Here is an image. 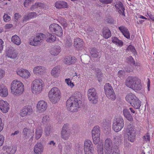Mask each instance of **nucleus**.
<instances>
[{
	"label": "nucleus",
	"instance_id": "nucleus-21",
	"mask_svg": "<svg viewBox=\"0 0 154 154\" xmlns=\"http://www.w3.org/2000/svg\"><path fill=\"white\" fill-rule=\"evenodd\" d=\"M77 59L74 56L72 57L71 56H67L64 58V62L68 65L73 64L76 61Z\"/></svg>",
	"mask_w": 154,
	"mask_h": 154
},
{
	"label": "nucleus",
	"instance_id": "nucleus-9",
	"mask_svg": "<svg viewBox=\"0 0 154 154\" xmlns=\"http://www.w3.org/2000/svg\"><path fill=\"white\" fill-rule=\"evenodd\" d=\"M46 35L42 33H38L36 37L29 41V44L33 46H37L39 44V43L42 42L46 38Z\"/></svg>",
	"mask_w": 154,
	"mask_h": 154
},
{
	"label": "nucleus",
	"instance_id": "nucleus-47",
	"mask_svg": "<svg viewBox=\"0 0 154 154\" xmlns=\"http://www.w3.org/2000/svg\"><path fill=\"white\" fill-rule=\"evenodd\" d=\"M65 82L71 88H72L75 86L74 83L72 82L70 79L69 78L65 79Z\"/></svg>",
	"mask_w": 154,
	"mask_h": 154
},
{
	"label": "nucleus",
	"instance_id": "nucleus-50",
	"mask_svg": "<svg viewBox=\"0 0 154 154\" xmlns=\"http://www.w3.org/2000/svg\"><path fill=\"white\" fill-rule=\"evenodd\" d=\"M143 140L144 141H150V136L149 133H147L146 134L143 136Z\"/></svg>",
	"mask_w": 154,
	"mask_h": 154
},
{
	"label": "nucleus",
	"instance_id": "nucleus-19",
	"mask_svg": "<svg viewBox=\"0 0 154 154\" xmlns=\"http://www.w3.org/2000/svg\"><path fill=\"white\" fill-rule=\"evenodd\" d=\"M33 133L34 131H32L30 129L25 128L23 130V136L25 139H28L30 137L32 138L33 136Z\"/></svg>",
	"mask_w": 154,
	"mask_h": 154
},
{
	"label": "nucleus",
	"instance_id": "nucleus-25",
	"mask_svg": "<svg viewBox=\"0 0 154 154\" xmlns=\"http://www.w3.org/2000/svg\"><path fill=\"white\" fill-rule=\"evenodd\" d=\"M123 115L124 117L129 121L132 122L133 121L132 116L127 108H124L123 110Z\"/></svg>",
	"mask_w": 154,
	"mask_h": 154
},
{
	"label": "nucleus",
	"instance_id": "nucleus-30",
	"mask_svg": "<svg viewBox=\"0 0 154 154\" xmlns=\"http://www.w3.org/2000/svg\"><path fill=\"white\" fill-rule=\"evenodd\" d=\"M60 71L59 67L58 66H56L52 69L51 74L53 76L56 78L59 76Z\"/></svg>",
	"mask_w": 154,
	"mask_h": 154
},
{
	"label": "nucleus",
	"instance_id": "nucleus-40",
	"mask_svg": "<svg viewBox=\"0 0 154 154\" xmlns=\"http://www.w3.org/2000/svg\"><path fill=\"white\" fill-rule=\"evenodd\" d=\"M112 42L118 46L122 47L123 45V42L122 40H119L117 37H115L112 38Z\"/></svg>",
	"mask_w": 154,
	"mask_h": 154
},
{
	"label": "nucleus",
	"instance_id": "nucleus-54",
	"mask_svg": "<svg viewBox=\"0 0 154 154\" xmlns=\"http://www.w3.org/2000/svg\"><path fill=\"white\" fill-rule=\"evenodd\" d=\"M4 20L5 22H8L11 20V17L6 14H5L3 16Z\"/></svg>",
	"mask_w": 154,
	"mask_h": 154
},
{
	"label": "nucleus",
	"instance_id": "nucleus-49",
	"mask_svg": "<svg viewBox=\"0 0 154 154\" xmlns=\"http://www.w3.org/2000/svg\"><path fill=\"white\" fill-rule=\"evenodd\" d=\"M26 109L24 107L21 110L20 112V115L22 117H24L27 115V114L26 111Z\"/></svg>",
	"mask_w": 154,
	"mask_h": 154
},
{
	"label": "nucleus",
	"instance_id": "nucleus-64",
	"mask_svg": "<svg viewBox=\"0 0 154 154\" xmlns=\"http://www.w3.org/2000/svg\"><path fill=\"white\" fill-rule=\"evenodd\" d=\"M148 15V16L149 17V18L152 20L153 18L154 17L153 15L151 14V12L150 11L147 12L146 13Z\"/></svg>",
	"mask_w": 154,
	"mask_h": 154
},
{
	"label": "nucleus",
	"instance_id": "nucleus-17",
	"mask_svg": "<svg viewBox=\"0 0 154 154\" xmlns=\"http://www.w3.org/2000/svg\"><path fill=\"white\" fill-rule=\"evenodd\" d=\"M137 78L136 76L128 77L125 81V85L127 86L131 89Z\"/></svg>",
	"mask_w": 154,
	"mask_h": 154
},
{
	"label": "nucleus",
	"instance_id": "nucleus-42",
	"mask_svg": "<svg viewBox=\"0 0 154 154\" xmlns=\"http://www.w3.org/2000/svg\"><path fill=\"white\" fill-rule=\"evenodd\" d=\"M11 41L14 44L18 45H20L21 42L20 38L17 35H14L12 37Z\"/></svg>",
	"mask_w": 154,
	"mask_h": 154
},
{
	"label": "nucleus",
	"instance_id": "nucleus-29",
	"mask_svg": "<svg viewBox=\"0 0 154 154\" xmlns=\"http://www.w3.org/2000/svg\"><path fill=\"white\" fill-rule=\"evenodd\" d=\"M60 51V47L59 46H55L51 48L50 53L52 55L56 56L58 55Z\"/></svg>",
	"mask_w": 154,
	"mask_h": 154
},
{
	"label": "nucleus",
	"instance_id": "nucleus-34",
	"mask_svg": "<svg viewBox=\"0 0 154 154\" xmlns=\"http://www.w3.org/2000/svg\"><path fill=\"white\" fill-rule=\"evenodd\" d=\"M91 148H94L92 142L90 140L88 139L85 140L84 144V150H86V151L87 149Z\"/></svg>",
	"mask_w": 154,
	"mask_h": 154
},
{
	"label": "nucleus",
	"instance_id": "nucleus-53",
	"mask_svg": "<svg viewBox=\"0 0 154 154\" xmlns=\"http://www.w3.org/2000/svg\"><path fill=\"white\" fill-rule=\"evenodd\" d=\"M33 0H25L24 2V5L25 7H26L33 3Z\"/></svg>",
	"mask_w": 154,
	"mask_h": 154
},
{
	"label": "nucleus",
	"instance_id": "nucleus-45",
	"mask_svg": "<svg viewBox=\"0 0 154 154\" xmlns=\"http://www.w3.org/2000/svg\"><path fill=\"white\" fill-rule=\"evenodd\" d=\"M98 154H103V145H98L97 146Z\"/></svg>",
	"mask_w": 154,
	"mask_h": 154
},
{
	"label": "nucleus",
	"instance_id": "nucleus-39",
	"mask_svg": "<svg viewBox=\"0 0 154 154\" xmlns=\"http://www.w3.org/2000/svg\"><path fill=\"white\" fill-rule=\"evenodd\" d=\"M45 5L42 3H36L34 5H32L30 9L31 10L33 11L34 10H36L37 8H39L41 9L44 8Z\"/></svg>",
	"mask_w": 154,
	"mask_h": 154
},
{
	"label": "nucleus",
	"instance_id": "nucleus-46",
	"mask_svg": "<svg viewBox=\"0 0 154 154\" xmlns=\"http://www.w3.org/2000/svg\"><path fill=\"white\" fill-rule=\"evenodd\" d=\"M94 143L98 144L100 142V136H92Z\"/></svg>",
	"mask_w": 154,
	"mask_h": 154
},
{
	"label": "nucleus",
	"instance_id": "nucleus-36",
	"mask_svg": "<svg viewBox=\"0 0 154 154\" xmlns=\"http://www.w3.org/2000/svg\"><path fill=\"white\" fill-rule=\"evenodd\" d=\"M46 41L48 42H53L56 40V37L50 33H48L47 34Z\"/></svg>",
	"mask_w": 154,
	"mask_h": 154
},
{
	"label": "nucleus",
	"instance_id": "nucleus-1",
	"mask_svg": "<svg viewBox=\"0 0 154 154\" xmlns=\"http://www.w3.org/2000/svg\"><path fill=\"white\" fill-rule=\"evenodd\" d=\"M45 84L43 80L39 79H35L32 82L31 89L32 93L34 94L38 95L43 90Z\"/></svg>",
	"mask_w": 154,
	"mask_h": 154
},
{
	"label": "nucleus",
	"instance_id": "nucleus-28",
	"mask_svg": "<svg viewBox=\"0 0 154 154\" xmlns=\"http://www.w3.org/2000/svg\"><path fill=\"white\" fill-rule=\"evenodd\" d=\"M8 95V91L7 87L3 85H0V96L6 97Z\"/></svg>",
	"mask_w": 154,
	"mask_h": 154
},
{
	"label": "nucleus",
	"instance_id": "nucleus-20",
	"mask_svg": "<svg viewBox=\"0 0 154 154\" xmlns=\"http://www.w3.org/2000/svg\"><path fill=\"white\" fill-rule=\"evenodd\" d=\"M35 154H42L43 151V146L41 143H37L34 148Z\"/></svg>",
	"mask_w": 154,
	"mask_h": 154
},
{
	"label": "nucleus",
	"instance_id": "nucleus-16",
	"mask_svg": "<svg viewBox=\"0 0 154 154\" xmlns=\"http://www.w3.org/2000/svg\"><path fill=\"white\" fill-rule=\"evenodd\" d=\"M9 107V104L6 101L2 100H0V109L3 112L5 113L8 112Z\"/></svg>",
	"mask_w": 154,
	"mask_h": 154
},
{
	"label": "nucleus",
	"instance_id": "nucleus-23",
	"mask_svg": "<svg viewBox=\"0 0 154 154\" xmlns=\"http://www.w3.org/2000/svg\"><path fill=\"white\" fill-rule=\"evenodd\" d=\"M33 72L35 74L37 75H41L45 72V68L42 66H37L33 69Z\"/></svg>",
	"mask_w": 154,
	"mask_h": 154
},
{
	"label": "nucleus",
	"instance_id": "nucleus-8",
	"mask_svg": "<svg viewBox=\"0 0 154 154\" xmlns=\"http://www.w3.org/2000/svg\"><path fill=\"white\" fill-rule=\"evenodd\" d=\"M87 95L89 100L92 103L96 104L97 103L98 96L96 91L94 88H91L88 90Z\"/></svg>",
	"mask_w": 154,
	"mask_h": 154
},
{
	"label": "nucleus",
	"instance_id": "nucleus-44",
	"mask_svg": "<svg viewBox=\"0 0 154 154\" xmlns=\"http://www.w3.org/2000/svg\"><path fill=\"white\" fill-rule=\"evenodd\" d=\"M27 115H30L33 112V109L31 106H24Z\"/></svg>",
	"mask_w": 154,
	"mask_h": 154
},
{
	"label": "nucleus",
	"instance_id": "nucleus-62",
	"mask_svg": "<svg viewBox=\"0 0 154 154\" xmlns=\"http://www.w3.org/2000/svg\"><path fill=\"white\" fill-rule=\"evenodd\" d=\"M13 27V25L11 24H8L5 25V29H8L11 28Z\"/></svg>",
	"mask_w": 154,
	"mask_h": 154
},
{
	"label": "nucleus",
	"instance_id": "nucleus-59",
	"mask_svg": "<svg viewBox=\"0 0 154 154\" xmlns=\"http://www.w3.org/2000/svg\"><path fill=\"white\" fill-rule=\"evenodd\" d=\"M21 17V16L18 13H16L14 14V19L15 21L17 20L19 18Z\"/></svg>",
	"mask_w": 154,
	"mask_h": 154
},
{
	"label": "nucleus",
	"instance_id": "nucleus-43",
	"mask_svg": "<svg viewBox=\"0 0 154 154\" xmlns=\"http://www.w3.org/2000/svg\"><path fill=\"white\" fill-rule=\"evenodd\" d=\"M51 121V118L49 116L47 115L44 116L42 118V122L44 124H48Z\"/></svg>",
	"mask_w": 154,
	"mask_h": 154
},
{
	"label": "nucleus",
	"instance_id": "nucleus-48",
	"mask_svg": "<svg viewBox=\"0 0 154 154\" xmlns=\"http://www.w3.org/2000/svg\"><path fill=\"white\" fill-rule=\"evenodd\" d=\"M127 49L128 51H131L134 54L136 53V50L134 47L133 46L131 45H130L128 46Z\"/></svg>",
	"mask_w": 154,
	"mask_h": 154
},
{
	"label": "nucleus",
	"instance_id": "nucleus-60",
	"mask_svg": "<svg viewBox=\"0 0 154 154\" xmlns=\"http://www.w3.org/2000/svg\"><path fill=\"white\" fill-rule=\"evenodd\" d=\"M5 74V71L2 69H0V79L2 78L4 76Z\"/></svg>",
	"mask_w": 154,
	"mask_h": 154
},
{
	"label": "nucleus",
	"instance_id": "nucleus-22",
	"mask_svg": "<svg viewBox=\"0 0 154 154\" xmlns=\"http://www.w3.org/2000/svg\"><path fill=\"white\" fill-rule=\"evenodd\" d=\"M115 6L118 12L122 15L125 16V9L123 7L122 3L120 2H118L115 5Z\"/></svg>",
	"mask_w": 154,
	"mask_h": 154
},
{
	"label": "nucleus",
	"instance_id": "nucleus-37",
	"mask_svg": "<svg viewBox=\"0 0 154 154\" xmlns=\"http://www.w3.org/2000/svg\"><path fill=\"white\" fill-rule=\"evenodd\" d=\"M131 106L135 109H138L140 108L141 105V102L137 97L135 100L131 104Z\"/></svg>",
	"mask_w": 154,
	"mask_h": 154
},
{
	"label": "nucleus",
	"instance_id": "nucleus-35",
	"mask_svg": "<svg viewBox=\"0 0 154 154\" xmlns=\"http://www.w3.org/2000/svg\"><path fill=\"white\" fill-rule=\"evenodd\" d=\"M100 128L99 126H95L92 131V136H100Z\"/></svg>",
	"mask_w": 154,
	"mask_h": 154
},
{
	"label": "nucleus",
	"instance_id": "nucleus-3",
	"mask_svg": "<svg viewBox=\"0 0 154 154\" xmlns=\"http://www.w3.org/2000/svg\"><path fill=\"white\" fill-rule=\"evenodd\" d=\"M24 89V86L23 83L17 80H13L11 84V92L15 95H21L23 92Z\"/></svg>",
	"mask_w": 154,
	"mask_h": 154
},
{
	"label": "nucleus",
	"instance_id": "nucleus-63",
	"mask_svg": "<svg viewBox=\"0 0 154 154\" xmlns=\"http://www.w3.org/2000/svg\"><path fill=\"white\" fill-rule=\"evenodd\" d=\"M127 60L128 61H129L131 63H133L134 61L133 58L132 56H130L128 57L127 58Z\"/></svg>",
	"mask_w": 154,
	"mask_h": 154
},
{
	"label": "nucleus",
	"instance_id": "nucleus-38",
	"mask_svg": "<svg viewBox=\"0 0 154 154\" xmlns=\"http://www.w3.org/2000/svg\"><path fill=\"white\" fill-rule=\"evenodd\" d=\"M103 35L104 37L106 39L111 36V32L108 28L105 27L103 29Z\"/></svg>",
	"mask_w": 154,
	"mask_h": 154
},
{
	"label": "nucleus",
	"instance_id": "nucleus-61",
	"mask_svg": "<svg viewBox=\"0 0 154 154\" xmlns=\"http://www.w3.org/2000/svg\"><path fill=\"white\" fill-rule=\"evenodd\" d=\"M124 73H125V72L124 71L122 70H120L118 72L117 74H118V76L119 77H120L123 75Z\"/></svg>",
	"mask_w": 154,
	"mask_h": 154
},
{
	"label": "nucleus",
	"instance_id": "nucleus-27",
	"mask_svg": "<svg viewBox=\"0 0 154 154\" xmlns=\"http://www.w3.org/2000/svg\"><path fill=\"white\" fill-rule=\"evenodd\" d=\"M84 42L82 40L79 38H77L75 39L74 45L76 48L79 49L83 46Z\"/></svg>",
	"mask_w": 154,
	"mask_h": 154
},
{
	"label": "nucleus",
	"instance_id": "nucleus-52",
	"mask_svg": "<svg viewBox=\"0 0 154 154\" xmlns=\"http://www.w3.org/2000/svg\"><path fill=\"white\" fill-rule=\"evenodd\" d=\"M51 129L50 126H48L47 127L45 128V132L46 136H48L50 134Z\"/></svg>",
	"mask_w": 154,
	"mask_h": 154
},
{
	"label": "nucleus",
	"instance_id": "nucleus-2",
	"mask_svg": "<svg viewBox=\"0 0 154 154\" xmlns=\"http://www.w3.org/2000/svg\"><path fill=\"white\" fill-rule=\"evenodd\" d=\"M81 101L74 96L71 97L66 102V106L68 110L72 112L77 111L80 107Z\"/></svg>",
	"mask_w": 154,
	"mask_h": 154
},
{
	"label": "nucleus",
	"instance_id": "nucleus-15",
	"mask_svg": "<svg viewBox=\"0 0 154 154\" xmlns=\"http://www.w3.org/2000/svg\"><path fill=\"white\" fill-rule=\"evenodd\" d=\"M128 139L131 142H133L135 140L136 132L132 128H129L127 131Z\"/></svg>",
	"mask_w": 154,
	"mask_h": 154
},
{
	"label": "nucleus",
	"instance_id": "nucleus-7",
	"mask_svg": "<svg viewBox=\"0 0 154 154\" xmlns=\"http://www.w3.org/2000/svg\"><path fill=\"white\" fill-rule=\"evenodd\" d=\"M105 94L109 99L113 100L116 99V95L113 90L109 83L106 84L104 86Z\"/></svg>",
	"mask_w": 154,
	"mask_h": 154
},
{
	"label": "nucleus",
	"instance_id": "nucleus-51",
	"mask_svg": "<svg viewBox=\"0 0 154 154\" xmlns=\"http://www.w3.org/2000/svg\"><path fill=\"white\" fill-rule=\"evenodd\" d=\"M87 149L86 151V150H84L85 154H93V152L94 151V148H91Z\"/></svg>",
	"mask_w": 154,
	"mask_h": 154
},
{
	"label": "nucleus",
	"instance_id": "nucleus-33",
	"mask_svg": "<svg viewBox=\"0 0 154 154\" xmlns=\"http://www.w3.org/2000/svg\"><path fill=\"white\" fill-rule=\"evenodd\" d=\"M6 152L9 154H14L17 150V147L15 146H6L5 148Z\"/></svg>",
	"mask_w": 154,
	"mask_h": 154
},
{
	"label": "nucleus",
	"instance_id": "nucleus-10",
	"mask_svg": "<svg viewBox=\"0 0 154 154\" xmlns=\"http://www.w3.org/2000/svg\"><path fill=\"white\" fill-rule=\"evenodd\" d=\"M104 152L105 154H111L114 149L112 140L109 138L106 139L104 142Z\"/></svg>",
	"mask_w": 154,
	"mask_h": 154
},
{
	"label": "nucleus",
	"instance_id": "nucleus-41",
	"mask_svg": "<svg viewBox=\"0 0 154 154\" xmlns=\"http://www.w3.org/2000/svg\"><path fill=\"white\" fill-rule=\"evenodd\" d=\"M37 14L35 12H31L29 13L27 16H24L23 17V22L29 19L35 17Z\"/></svg>",
	"mask_w": 154,
	"mask_h": 154
},
{
	"label": "nucleus",
	"instance_id": "nucleus-55",
	"mask_svg": "<svg viewBox=\"0 0 154 154\" xmlns=\"http://www.w3.org/2000/svg\"><path fill=\"white\" fill-rule=\"evenodd\" d=\"M111 154H120L119 148L116 147V148L112 150V152Z\"/></svg>",
	"mask_w": 154,
	"mask_h": 154
},
{
	"label": "nucleus",
	"instance_id": "nucleus-24",
	"mask_svg": "<svg viewBox=\"0 0 154 154\" xmlns=\"http://www.w3.org/2000/svg\"><path fill=\"white\" fill-rule=\"evenodd\" d=\"M118 28L125 37L128 39L130 38V33L126 27L122 26L119 27Z\"/></svg>",
	"mask_w": 154,
	"mask_h": 154
},
{
	"label": "nucleus",
	"instance_id": "nucleus-14",
	"mask_svg": "<svg viewBox=\"0 0 154 154\" xmlns=\"http://www.w3.org/2000/svg\"><path fill=\"white\" fill-rule=\"evenodd\" d=\"M6 56L8 58L14 59L17 57V53L13 48H11L6 50Z\"/></svg>",
	"mask_w": 154,
	"mask_h": 154
},
{
	"label": "nucleus",
	"instance_id": "nucleus-11",
	"mask_svg": "<svg viewBox=\"0 0 154 154\" xmlns=\"http://www.w3.org/2000/svg\"><path fill=\"white\" fill-rule=\"evenodd\" d=\"M48 107L47 103L43 100L38 101L36 105L37 111L40 113H43L47 109Z\"/></svg>",
	"mask_w": 154,
	"mask_h": 154
},
{
	"label": "nucleus",
	"instance_id": "nucleus-6",
	"mask_svg": "<svg viewBox=\"0 0 154 154\" xmlns=\"http://www.w3.org/2000/svg\"><path fill=\"white\" fill-rule=\"evenodd\" d=\"M49 30L51 33L59 37H61L63 35V31L61 27L58 24L53 23L49 26Z\"/></svg>",
	"mask_w": 154,
	"mask_h": 154
},
{
	"label": "nucleus",
	"instance_id": "nucleus-26",
	"mask_svg": "<svg viewBox=\"0 0 154 154\" xmlns=\"http://www.w3.org/2000/svg\"><path fill=\"white\" fill-rule=\"evenodd\" d=\"M55 7L57 8H68L67 3L63 1H58L55 3Z\"/></svg>",
	"mask_w": 154,
	"mask_h": 154
},
{
	"label": "nucleus",
	"instance_id": "nucleus-4",
	"mask_svg": "<svg viewBox=\"0 0 154 154\" xmlns=\"http://www.w3.org/2000/svg\"><path fill=\"white\" fill-rule=\"evenodd\" d=\"M60 90L57 87L52 88L49 91V99L53 103H56L59 101L61 97Z\"/></svg>",
	"mask_w": 154,
	"mask_h": 154
},
{
	"label": "nucleus",
	"instance_id": "nucleus-18",
	"mask_svg": "<svg viewBox=\"0 0 154 154\" xmlns=\"http://www.w3.org/2000/svg\"><path fill=\"white\" fill-rule=\"evenodd\" d=\"M142 84L140 79L137 77L131 89L135 91H139L142 89Z\"/></svg>",
	"mask_w": 154,
	"mask_h": 154
},
{
	"label": "nucleus",
	"instance_id": "nucleus-13",
	"mask_svg": "<svg viewBox=\"0 0 154 154\" xmlns=\"http://www.w3.org/2000/svg\"><path fill=\"white\" fill-rule=\"evenodd\" d=\"M16 72L18 75L26 79L29 78L30 76V72L28 70L23 68L18 69Z\"/></svg>",
	"mask_w": 154,
	"mask_h": 154
},
{
	"label": "nucleus",
	"instance_id": "nucleus-32",
	"mask_svg": "<svg viewBox=\"0 0 154 154\" xmlns=\"http://www.w3.org/2000/svg\"><path fill=\"white\" fill-rule=\"evenodd\" d=\"M137 98V97L135 95L132 93H130L126 95L125 99L131 104Z\"/></svg>",
	"mask_w": 154,
	"mask_h": 154
},
{
	"label": "nucleus",
	"instance_id": "nucleus-57",
	"mask_svg": "<svg viewBox=\"0 0 154 154\" xmlns=\"http://www.w3.org/2000/svg\"><path fill=\"white\" fill-rule=\"evenodd\" d=\"M4 42L0 38V52L2 51L3 49Z\"/></svg>",
	"mask_w": 154,
	"mask_h": 154
},
{
	"label": "nucleus",
	"instance_id": "nucleus-31",
	"mask_svg": "<svg viewBox=\"0 0 154 154\" xmlns=\"http://www.w3.org/2000/svg\"><path fill=\"white\" fill-rule=\"evenodd\" d=\"M42 133V129L41 126L37 127L35 129V138L36 139H39L41 137Z\"/></svg>",
	"mask_w": 154,
	"mask_h": 154
},
{
	"label": "nucleus",
	"instance_id": "nucleus-12",
	"mask_svg": "<svg viewBox=\"0 0 154 154\" xmlns=\"http://www.w3.org/2000/svg\"><path fill=\"white\" fill-rule=\"evenodd\" d=\"M69 125L67 124H64L62 128L61 137L65 140H67L69 138L70 134L68 132Z\"/></svg>",
	"mask_w": 154,
	"mask_h": 154
},
{
	"label": "nucleus",
	"instance_id": "nucleus-58",
	"mask_svg": "<svg viewBox=\"0 0 154 154\" xmlns=\"http://www.w3.org/2000/svg\"><path fill=\"white\" fill-rule=\"evenodd\" d=\"M100 1L103 3L108 4L112 2V0H100Z\"/></svg>",
	"mask_w": 154,
	"mask_h": 154
},
{
	"label": "nucleus",
	"instance_id": "nucleus-5",
	"mask_svg": "<svg viewBox=\"0 0 154 154\" xmlns=\"http://www.w3.org/2000/svg\"><path fill=\"white\" fill-rule=\"evenodd\" d=\"M124 126V121L122 117L115 118L112 124V129L116 132L120 131Z\"/></svg>",
	"mask_w": 154,
	"mask_h": 154
},
{
	"label": "nucleus",
	"instance_id": "nucleus-56",
	"mask_svg": "<svg viewBox=\"0 0 154 154\" xmlns=\"http://www.w3.org/2000/svg\"><path fill=\"white\" fill-rule=\"evenodd\" d=\"M4 141V137L3 135L0 134V146H2Z\"/></svg>",
	"mask_w": 154,
	"mask_h": 154
}]
</instances>
